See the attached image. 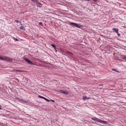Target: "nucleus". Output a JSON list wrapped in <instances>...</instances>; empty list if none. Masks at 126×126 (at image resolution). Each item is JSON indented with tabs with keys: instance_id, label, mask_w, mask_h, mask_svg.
Returning a JSON list of instances; mask_svg holds the SVG:
<instances>
[{
	"instance_id": "1",
	"label": "nucleus",
	"mask_w": 126,
	"mask_h": 126,
	"mask_svg": "<svg viewBox=\"0 0 126 126\" xmlns=\"http://www.w3.org/2000/svg\"><path fill=\"white\" fill-rule=\"evenodd\" d=\"M92 120L96 121L97 122H99L100 123H102L105 124H107V122L102 120H101L100 119H98L95 117H93L92 118Z\"/></svg>"
},
{
	"instance_id": "2",
	"label": "nucleus",
	"mask_w": 126,
	"mask_h": 126,
	"mask_svg": "<svg viewBox=\"0 0 126 126\" xmlns=\"http://www.w3.org/2000/svg\"><path fill=\"white\" fill-rule=\"evenodd\" d=\"M0 60L6 61L9 62H12L13 61L12 59H11L8 58L4 56H0Z\"/></svg>"
},
{
	"instance_id": "3",
	"label": "nucleus",
	"mask_w": 126,
	"mask_h": 126,
	"mask_svg": "<svg viewBox=\"0 0 126 126\" xmlns=\"http://www.w3.org/2000/svg\"><path fill=\"white\" fill-rule=\"evenodd\" d=\"M70 25L72 26L75 27L77 28H80L82 27V26L81 25H79L78 24L73 23V22H71L70 23Z\"/></svg>"
},
{
	"instance_id": "4",
	"label": "nucleus",
	"mask_w": 126,
	"mask_h": 126,
	"mask_svg": "<svg viewBox=\"0 0 126 126\" xmlns=\"http://www.w3.org/2000/svg\"><path fill=\"white\" fill-rule=\"evenodd\" d=\"M24 60L28 64L30 65H33L32 63L29 60L28 58H24Z\"/></svg>"
},
{
	"instance_id": "5",
	"label": "nucleus",
	"mask_w": 126,
	"mask_h": 126,
	"mask_svg": "<svg viewBox=\"0 0 126 126\" xmlns=\"http://www.w3.org/2000/svg\"><path fill=\"white\" fill-rule=\"evenodd\" d=\"M60 92L64 94L67 95L69 94L68 92L67 91H65L63 90H59Z\"/></svg>"
},
{
	"instance_id": "6",
	"label": "nucleus",
	"mask_w": 126,
	"mask_h": 126,
	"mask_svg": "<svg viewBox=\"0 0 126 126\" xmlns=\"http://www.w3.org/2000/svg\"><path fill=\"white\" fill-rule=\"evenodd\" d=\"M36 4H37L38 7L40 8H41V7L42 6L41 4L38 1L36 3Z\"/></svg>"
},
{
	"instance_id": "7",
	"label": "nucleus",
	"mask_w": 126,
	"mask_h": 126,
	"mask_svg": "<svg viewBox=\"0 0 126 126\" xmlns=\"http://www.w3.org/2000/svg\"><path fill=\"white\" fill-rule=\"evenodd\" d=\"M112 30L116 33L118 32V30L117 28H113L112 29Z\"/></svg>"
},
{
	"instance_id": "8",
	"label": "nucleus",
	"mask_w": 126,
	"mask_h": 126,
	"mask_svg": "<svg viewBox=\"0 0 126 126\" xmlns=\"http://www.w3.org/2000/svg\"><path fill=\"white\" fill-rule=\"evenodd\" d=\"M121 58L122 59L124 60H126V56H125L123 55H122L121 56Z\"/></svg>"
},
{
	"instance_id": "9",
	"label": "nucleus",
	"mask_w": 126,
	"mask_h": 126,
	"mask_svg": "<svg viewBox=\"0 0 126 126\" xmlns=\"http://www.w3.org/2000/svg\"><path fill=\"white\" fill-rule=\"evenodd\" d=\"M51 45L54 48V49H56V46L55 45L53 44H51Z\"/></svg>"
},
{
	"instance_id": "10",
	"label": "nucleus",
	"mask_w": 126,
	"mask_h": 126,
	"mask_svg": "<svg viewBox=\"0 0 126 126\" xmlns=\"http://www.w3.org/2000/svg\"><path fill=\"white\" fill-rule=\"evenodd\" d=\"M87 98L86 96H83V99L84 100H86L87 99Z\"/></svg>"
},
{
	"instance_id": "11",
	"label": "nucleus",
	"mask_w": 126,
	"mask_h": 126,
	"mask_svg": "<svg viewBox=\"0 0 126 126\" xmlns=\"http://www.w3.org/2000/svg\"><path fill=\"white\" fill-rule=\"evenodd\" d=\"M20 30H25V29L24 28V27L23 26L21 27L20 28Z\"/></svg>"
},
{
	"instance_id": "12",
	"label": "nucleus",
	"mask_w": 126,
	"mask_h": 126,
	"mask_svg": "<svg viewBox=\"0 0 126 126\" xmlns=\"http://www.w3.org/2000/svg\"><path fill=\"white\" fill-rule=\"evenodd\" d=\"M38 97H39L40 98H43L44 99V98L45 97H43L42 96H41L40 95H39L38 96Z\"/></svg>"
},
{
	"instance_id": "13",
	"label": "nucleus",
	"mask_w": 126,
	"mask_h": 126,
	"mask_svg": "<svg viewBox=\"0 0 126 126\" xmlns=\"http://www.w3.org/2000/svg\"><path fill=\"white\" fill-rule=\"evenodd\" d=\"M44 99H45L46 101L47 102H49V101H50V100H48V99H47V98H45Z\"/></svg>"
},
{
	"instance_id": "14",
	"label": "nucleus",
	"mask_w": 126,
	"mask_h": 126,
	"mask_svg": "<svg viewBox=\"0 0 126 126\" xmlns=\"http://www.w3.org/2000/svg\"><path fill=\"white\" fill-rule=\"evenodd\" d=\"M32 1V2H35L36 3L37 2L38 0H31Z\"/></svg>"
},
{
	"instance_id": "15",
	"label": "nucleus",
	"mask_w": 126,
	"mask_h": 126,
	"mask_svg": "<svg viewBox=\"0 0 126 126\" xmlns=\"http://www.w3.org/2000/svg\"><path fill=\"white\" fill-rule=\"evenodd\" d=\"M22 101H23V102H24L25 103H28V101H26L25 100H22Z\"/></svg>"
},
{
	"instance_id": "16",
	"label": "nucleus",
	"mask_w": 126,
	"mask_h": 126,
	"mask_svg": "<svg viewBox=\"0 0 126 126\" xmlns=\"http://www.w3.org/2000/svg\"><path fill=\"white\" fill-rule=\"evenodd\" d=\"M39 25H41L42 26H43V24L42 22H40L39 23Z\"/></svg>"
},
{
	"instance_id": "17",
	"label": "nucleus",
	"mask_w": 126,
	"mask_h": 126,
	"mask_svg": "<svg viewBox=\"0 0 126 126\" xmlns=\"http://www.w3.org/2000/svg\"><path fill=\"white\" fill-rule=\"evenodd\" d=\"M14 39L15 41H18V39H17V38H14Z\"/></svg>"
},
{
	"instance_id": "18",
	"label": "nucleus",
	"mask_w": 126,
	"mask_h": 126,
	"mask_svg": "<svg viewBox=\"0 0 126 126\" xmlns=\"http://www.w3.org/2000/svg\"><path fill=\"white\" fill-rule=\"evenodd\" d=\"M112 70H113V71H115L116 72H119L117 71L116 70H115V69H112Z\"/></svg>"
},
{
	"instance_id": "19",
	"label": "nucleus",
	"mask_w": 126,
	"mask_h": 126,
	"mask_svg": "<svg viewBox=\"0 0 126 126\" xmlns=\"http://www.w3.org/2000/svg\"><path fill=\"white\" fill-rule=\"evenodd\" d=\"M15 21L17 23H18L19 22V21L18 20H15Z\"/></svg>"
},
{
	"instance_id": "20",
	"label": "nucleus",
	"mask_w": 126,
	"mask_h": 126,
	"mask_svg": "<svg viewBox=\"0 0 126 126\" xmlns=\"http://www.w3.org/2000/svg\"><path fill=\"white\" fill-rule=\"evenodd\" d=\"M117 33V35L119 36H120V34L118 32V33Z\"/></svg>"
},
{
	"instance_id": "21",
	"label": "nucleus",
	"mask_w": 126,
	"mask_h": 126,
	"mask_svg": "<svg viewBox=\"0 0 126 126\" xmlns=\"http://www.w3.org/2000/svg\"><path fill=\"white\" fill-rule=\"evenodd\" d=\"M17 71H18V72H23V71H22V70H17Z\"/></svg>"
},
{
	"instance_id": "22",
	"label": "nucleus",
	"mask_w": 126,
	"mask_h": 126,
	"mask_svg": "<svg viewBox=\"0 0 126 126\" xmlns=\"http://www.w3.org/2000/svg\"><path fill=\"white\" fill-rule=\"evenodd\" d=\"M50 101H51L53 102H55V101L54 100H50Z\"/></svg>"
},
{
	"instance_id": "23",
	"label": "nucleus",
	"mask_w": 126,
	"mask_h": 126,
	"mask_svg": "<svg viewBox=\"0 0 126 126\" xmlns=\"http://www.w3.org/2000/svg\"><path fill=\"white\" fill-rule=\"evenodd\" d=\"M98 0H93V1H95V2H96V1H97Z\"/></svg>"
},
{
	"instance_id": "24",
	"label": "nucleus",
	"mask_w": 126,
	"mask_h": 126,
	"mask_svg": "<svg viewBox=\"0 0 126 126\" xmlns=\"http://www.w3.org/2000/svg\"><path fill=\"white\" fill-rule=\"evenodd\" d=\"M55 51H56V52H57V50H56V49H55Z\"/></svg>"
},
{
	"instance_id": "25",
	"label": "nucleus",
	"mask_w": 126,
	"mask_h": 126,
	"mask_svg": "<svg viewBox=\"0 0 126 126\" xmlns=\"http://www.w3.org/2000/svg\"><path fill=\"white\" fill-rule=\"evenodd\" d=\"M86 0V1H89L90 0Z\"/></svg>"
},
{
	"instance_id": "26",
	"label": "nucleus",
	"mask_w": 126,
	"mask_h": 126,
	"mask_svg": "<svg viewBox=\"0 0 126 126\" xmlns=\"http://www.w3.org/2000/svg\"><path fill=\"white\" fill-rule=\"evenodd\" d=\"M87 99H89V98L88 97V98H87Z\"/></svg>"
},
{
	"instance_id": "27",
	"label": "nucleus",
	"mask_w": 126,
	"mask_h": 126,
	"mask_svg": "<svg viewBox=\"0 0 126 126\" xmlns=\"http://www.w3.org/2000/svg\"><path fill=\"white\" fill-rule=\"evenodd\" d=\"M1 108H0V110H1Z\"/></svg>"
}]
</instances>
